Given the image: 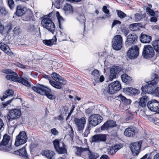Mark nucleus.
Instances as JSON below:
<instances>
[{
	"label": "nucleus",
	"instance_id": "obj_59",
	"mask_svg": "<svg viewBox=\"0 0 159 159\" xmlns=\"http://www.w3.org/2000/svg\"><path fill=\"white\" fill-rule=\"evenodd\" d=\"M4 123L2 120L1 119H0V130H2L4 129L3 127Z\"/></svg>",
	"mask_w": 159,
	"mask_h": 159
},
{
	"label": "nucleus",
	"instance_id": "obj_30",
	"mask_svg": "<svg viewBox=\"0 0 159 159\" xmlns=\"http://www.w3.org/2000/svg\"><path fill=\"white\" fill-rule=\"evenodd\" d=\"M122 145H115L111 147L109 150L108 152V154L112 155L115 153L117 151L122 148Z\"/></svg>",
	"mask_w": 159,
	"mask_h": 159
},
{
	"label": "nucleus",
	"instance_id": "obj_64",
	"mask_svg": "<svg viewBox=\"0 0 159 159\" xmlns=\"http://www.w3.org/2000/svg\"><path fill=\"white\" fill-rule=\"evenodd\" d=\"M153 159H159V153L155 155L154 156Z\"/></svg>",
	"mask_w": 159,
	"mask_h": 159
},
{
	"label": "nucleus",
	"instance_id": "obj_43",
	"mask_svg": "<svg viewBox=\"0 0 159 159\" xmlns=\"http://www.w3.org/2000/svg\"><path fill=\"white\" fill-rule=\"evenodd\" d=\"M117 15L120 18H123L126 16V15L123 12L119 10H117Z\"/></svg>",
	"mask_w": 159,
	"mask_h": 159
},
{
	"label": "nucleus",
	"instance_id": "obj_38",
	"mask_svg": "<svg viewBox=\"0 0 159 159\" xmlns=\"http://www.w3.org/2000/svg\"><path fill=\"white\" fill-rule=\"evenodd\" d=\"M103 11L105 13L107 14L104 16H103L102 18H103L109 17L111 16V15L110 14V11L109 10L107 9V7L106 6H103L102 7Z\"/></svg>",
	"mask_w": 159,
	"mask_h": 159
},
{
	"label": "nucleus",
	"instance_id": "obj_46",
	"mask_svg": "<svg viewBox=\"0 0 159 159\" xmlns=\"http://www.w3.org/2000/svg\"><path fill=\"white\" fill-rule=\"evenodd\" d=\"M158 16V14L157 13L156 14L155 16L151 18L150 19V21L153 23L156 22L157 20V18Z\"/></svg>",
	"mask_w": 159,
	"mask_h": 159
},
{
	"label": "nucleus",
	"instance_id": "obj_17",
	"mask_svg": "<svg viewBox=\"0 0 159 159\" xmlns=\"http://www.w3.org/2000/svg\"><path fill=\"white\" fill-rule=\"evenodd\" d=\"M74 122L77 127L78 130L82 131L84 128L86 121L85 118L83 117L80 119H75Z\"/></svg>",
	"mask_w": 159,
	"mask_h": 159
},
{
	"label": "nucleus",
	"instance_id": "obj_3",
	"mask_svg": "<svg viewBox=\"0 0 159 159\" xmlns=\"http://www.w3.org/2000/svg\"><path fill=\"white\" fill-rule=\"evenodd\" d=\"M51 76L52 79L56 82L52 80H49L50 84L54 87L60 89L62 88V85L66 84V81L64 79H63L58 74L56 73H53L51 75Z\"/></svg>",
	"mask_w": 159,
	"mask_h": 159
},
{
	"label": "nucleus",
	"instance_id": "obj_41",
	"mask_svg": "<svg viewBox=\"0 0 159 159\" xmlns=\"http://www.w3.org/2000/svg\"><path fill=\"white\" fill-rule=\"evenodd\" d=\"M91 142H99V140L98 135H96L91 137L90 139Z\"/></svg>",
	"mask_w": 159,
	"mask_h": 159
},
{
	"label": "nucleus",
	"instance_id": "obj_62",
	"mask_svg": "<svg viewBox=\"0 0 159 159\" xmlns=\"http://www.w3.org/2000/svg\"><path fill=\"white\" fill-rule=\"evenodd\" d=\"M100 159H110V158L108 156L103 155L101 157Z\"/></svg>",
	"mask_w": 159,
	"mask_h": 159
},
{
	"label": "nucleus",
	"instance_id": "obj_19",
	"mask_svg": "<svg viewBox=\"0 0 159 159\" xmlns=\"http://www.w3.org/2000/svg\"><path fill=\"white\" fill-rule=\"evenodd\" d=\"M85 156H84L85 158L87 159H96L99 157V155L97 153L91 151L89 148H87L86 151Z\"/></svg>",
	"mask_w": 159,
	"mask_h": 159
},
{
	"label": "nucleus",
	"instance_id": "obj_2",
	"mask_svg": "<svg viewBox=\"0 0 159 159\" xmlns=\"http://www.w3.org/2000/svg\"><path fill=\"white\" fill-rule=\"evenodd\" d=\"M32 89L35 92L42 95H45L50 99H55V97L50 92L51 90L43 85L38 84L36 86L32 87Z\"/></svg>",
	"mask_w": 159,
	"mask_h": 159
},
{
	"label": "nucleus",
	"instance_id": "obj_11",
	"mask_svg": "<svg viewBox=\"0 0 159 159\" xmlns=\"http://www.w3.org/2000/svg\"><path fill=\"white\" fill-rule=\"evenodd\" d=\"M121 89V85L118 81H115L111 83L109 85L107 92L110 94H113L116 91H119Z\"/></svg>",
	"mask_w": 159,
	"mask_h": 159
},
{
	"label": "nucleus",
	"instance_id": "obj_26",
	"mask_svg": "<svg viewBox=\"0 0 159 159\" xmlns=\"http://www.w3.org/2000/svg\"><path fill=\"white\" fill-rule=\"evenodd\" d=\"M0 48L9 55H11L12 54L9 46L4 43H0Z\"/></svg>",
	"mask_w": 159,
	"mask_h": 159
},
{
	"label": "nucleus",
	"instance_id": "obj_51",
	"mask_svg": "<svg viewBox=\"0 0 159 159\" xmlns=\"http://www.w3.org/2000/svg\"><path fill=\"white\" fill-rule=\"evenodd\" d=\"M77 19L80 22L82 23H84L85 21V17L83 16L79 15L78 16Z\"/></svg>",
	"mask_w": 159,
	"mask_h": 159
},
{
	"label": "nucleus",
	"instance_id": "obj_5",
	"mask_svg": "<svg viewBox=\"0 0 159 159\" xmlns=\"http://www.w3.org/2000/svg\"><path fill=\"white\" fill-rule=\"evenodd\" d=\"M21 111L18 109H13L10 111L9 113L7 116L10 124L11 126L15 125L14 123L16 122V120L13 121V120L19 118L21 115Z\"/></svg>",
	"mask_w": 159,
	"mask_h": 159
},
{
	"label": "nucleus",
	"instance_id": "obj_8",
	"mask_svg": "<svg viewBox=\"0 0 159 159\" xmlns=\"http://www.w3.org/2000/svg\"><path fill=\"white\" fill-rule=\"evenodd\" d=\"M155 55V52L153 48L150 45H146L144 46L142 55L145 59L152 57Z\"/></svg>",
	"mask_w": 159,
	"mask_h": 159
},
{
	"label": "nucleus",
	"instance_id": "obj_29",
	"mask_svg": "<svg viewBox=\"0 0 159 159\" xmlns=\"http://www.w3.org/2000/svg\"><path fill=\"white\" fill-rule=\"evenodd\" d=\"M55 149L59 154H63L66 152V147L63 143H61L60 145Z\"/></svg>",
	"mask_w": 159,
	"mask_h": 159
},
{
	"label": "nucleus",
	"instance_id": "obj_10",
	"mask_svg": "<svg viewBox=\"0 0 159 159\" xmlns=\"http://www.w3.org/2000/svg\"><path fill=\"white\" fill-rule=\"evenodd\" d=\"M27 139L26 132L25 131H21L16 136L15 144L16 146H18L25 143L27 141Z\"/></svg>",
	"mask_w": 159,
	"mask_h": 159
},
{
	"label": "nucleus",
	"instance_id": "obj_4",
	"mask_svg": "<svg viewBox=\"0 0 159 159\" xmlns=\"http://www.w3.org/2000/svg\"><path fill=\"white\" fill-rule=\"evenodd\" d=\"M152 80L151 81L147 82V84L144 86H142L141 89L145 93H152V87L157 84L159 81V78L157 74H154L152 77Z\"/></svg>",
	"mask_w": 159,
	"mask_h": 159
},
{
	"label": "nucleus",
	"instance_id": "obj_50",
	"mask_svg": "<svg viewBox=\"0 0 159 159\" xmlns=\"http://www.w3.org/2000/svg\"><path fill=\"white\" fill-rule=\"evenodd\" d=\"M13 32L16 35L19 34L20 33V30L19 27H15L13 30Z\"/></svg>",
	"mask_w": 159,
	"mask_h": 159
},
{
	"label": "nucleus",
	"instance_id": "obj_60",
	"mask_svg": "<svg viewBox=\"0 0 159 159\" xmlns=\"http://www.w3.org/2000/svg\"><path fill=\"white\" fill-rule=\"evenodd\" d=\"M59 34L60 37L63 38V39L66 37V35L65 33H63L62 32L60 31Z\"/></svg>",
	"mask_w": 159,
	"mask_h": 159
},
{
	"label": "nucleus",
	"instance_id": "obj_37",
	"mask_svg": "<svg viewBox=\"0 0 159 159\" xmlns=\"http://www.w3.org/2000/svg\"><path fill=\"white\" fill-rule=\"evenodd\" d=\"M146 10L148 13L151 16H155L156 14H158V12L157 11H155L154 10L151 9L149 7H147Z\"/></svg>",
	"mask_w": 159,
	"mask_h": 159
},
{
	"label": "nucleus",
	"instance_id": "obj_45",
	"mask_svg": "<svg viewBox=\"0 0 159 159\" xmlns=\"http://www.w3.org/2000/svg\"><path fill=\"white\" fill-rule=\"evenodd\" d=\"M120 30L124 34L125 36H126L129 33V30L128 29L125 27H122Z\"/></svg>",
	"mask_w": 159,
	"mask_h": 159
},
{
	"label": "nucleus",
	"instance_id": "obj_53",
	"mask_svg": "<svg viewBox=\"0 0 159 159\" xmlns=\"http://www.w3.org/2000/svg\"><path fill=\"white\" fill-rule=\"evenodd\" d=\"M90 133L89 127H87L85 129V131L83 134L84 136L86 137Z\"/></svg>",
	"mask_w": 159,
	"mask_h": 159
},
{
	"label": "nucleus",
	"instance_id": "obj_1",
	"mask_svg": "<svg viewBox=\"0 0 159 159\" xmlns=\"http://www.w3.org/2000/svg\"><path fill=\"white\" fill-rule=\"evenodd\" d=\"M3 72L7 74L6 76L7 80L15 82L21 83L24 85L30 87V85L28 81L21 77H18L17 73L10 69L4 70Z\"/></svg>",
	"mask_w": 159,
	"mask_h": 159
},
{
	"label": "nucleus",
	"instance_id": "obj_44",
	"mask_svg": "<svg viewBox=\"0 0 159 159\" xmlns=\"http://www.w3.org/2000/svg\"><path fill=\"white\" fill-rule=\"evenodd\" d=\"M99 140V142L103 141H105L106 140V135L104 134H98Z\"/></svg>",
	"mask_w": 159,
	"mask_h": 159
},
{
	"label": "nucleus",
	"instance_id": "obj_27",
	"mask_svg": "<svg viewBox=\"0 0 159 159\" xmlns=\"http://www.w3.org/2000/svg\"><path fill=\"white\" fill-rule=\"evenodd\" d=\"M149 98L146 95L143 96L141 98H139V102L140 106L142 107H144L146 106V103L148 100Z\"/></svg>",
	"mask_w": 159,
	"mask_h": 159
},
{
	"label": "nucleus",
	"instance_id": "obj_18",
	"mask_svg": "<svg viewBox=\"0 0 159 159\" xmlns=\"http://www.w3.org/2000/svg\"><path fill=\"white\" fill-rule=\"evenodd\" d=\"M137 36L134 34H131L127 37V39L125 43V45L129 46L134 44Z\"/></svg>",
	"mask_w": 159,
	"mask_h": 159
},
{
	"label": "nucleus",
	"instance_id": "obj_23",
	"mask_svg": "<svg viewBox=\"0 0 159 159\" xmlns=\"http://www.w3.org/2000/svg\"><path fill=\"white\" fill-rule=\"evenodd\" d=\"M87 149V148H76L75 150V152L77 156L84 157L86 156L85 154H86Z\"/></svg>",
	"mask_w": 159,
	"mask_h": 159
},
{
	"label": "nucleus",
	"instance_id": "obj_57",
	"mask_svg": "<svg viewBox=\"0 0 159 159\" xmlns=\"http://www.w3.org/2000/svg\"><path fill=\"white\" fill-rule=\"evenodd\" d=\"M0 13L2 14H5L7 11L4 8H3L0 7Z\"/></svg>",
	"mask_w": 159,
	"mask_h": 159
},
{
	"label": "nucleus",
	"instance_id": "obj_14",
	"mask_svg": "<svg viewBox=\"0 0 159 159\" xmlns=\"http://www.w3.org/2000/svg\"><path fill=\"white\" fill-rule=\"evenodd\" d=\"M139 54V47L136 45L131 47L127 52V55L130 59H134L137 58Z\"/></svg>",
	"mask_w": 159,
	"mask_h": 159
},
{
	"label": "nucleus",
	"instance_id": "obj_7",
	"mask_svg": "<svg viewBox=\"0 0 159 159\" xmlns=\"http://www.w3.org/2000/svg\"><path fill=\"white\" fill-rule=\"evenodd\" d=\"M123 39L120 35H115L113 38L112 41V46L113 48L116 50L120 49L122 47Z\"/></svg>",
	"mask_w": 159,
	"mask_h": 159
},
{
	"label": "nucleus",
	"instance_id": "obj_55",
	"mask_svg": "<svg viewBox=\"0 0 159 159\" xmlns=\"http://www.w3.org/2000/svg\"><path fill=\"white\" fill-rule=\"evenodd\" d=\"M140 91L138 89L133 88L132 91L131 92V93L133 94H138L139 93Z\"/></svg>",
	"mask_w": 159,
	"mask_h": 159
},
{
	"label": "nucleus",
	"instance_id": "obj_47",
	"mask_svg": "<svg viewBox=\"0 0 159 159\" xmlns=\"http://www.w3.org/2000/svg\"><path fill=\"white\" fill-rule=\"evenodd\" d=\"M8 5L11 9H12L14 7V3L13 0H7Z\"/></svg>",
	"mask_w": 159,
	"mask_h": 159
},
{
	"label": "nucleus",
	"instance_id": "obj_20",
	"mask_svg": "<svg viewBox=\"0 0 159 159\" xmlns=\"http://www.w3.org/2000/svg\"><path fill=\"white\" fill-rule=\"evenodd\" d=\"M116 124L115 122L112 120L107 121L101 127V129L102 130L107 129L109 128H112L116 126Z\"/></svg>",
	"mask_w": 159,
	"mask_h": 159
},
{
	"label": "nucleus",
	"instance_id": "obj_15",
	"mask_svg": "<svg viewBox=\"0 0 159 159\" xmlns=\"http://www.w3.org/2000/svg\"><path fill=\"white\" fill-rule=\"evenodd\" d=\"M147 107L149 109L154 112L159 111V102L153 99L149 101L147 103Z\"/></svg>",
	"mask_w": 159,
	"mask_h": 159
},
{
	"label": "nucleus",
	"instance_id": "obj_40",
	"mask_svg": "<svg viewBox=\"0 0 159 159\" xmlns=\"http://www.w3.org/2000/svg\"><path fill=\"white\" fill-rule=\"evenodd\" d=\"M56 16L58 20L59 25L60 26V24L62 22L63 20V18L60 15L58 11L56 12Z\"/></svg>",
	"mask_w": 159,
	"mask_h": 159
},
{
	"label": "nucleus",
	"instance_id": "obj_31",
	"mask_svg": "<svg viewBox=\"0 0 159 159\" xmlns=\"http://www.w3.org/2000/svg\"><path fill=\"white\" fill-rule=\"evenodd\" d=\"M42 154L48 159H52L55 155V153L52 151L46 150L43 151Z\"/></svg>",
	"mask_w": 159,
	"mask_h": 159
},
{
	"label": "nucleus",
	"instance_id": "obj_32",
	"mask_svg": "<svg viewBox=\"0 0 159 159\" xmlns=\"http://www.w3.org/2000/svg\"><path fill=\"white\" fill-rule=\"evenodd\" d=\"M63 10L66 14H71L73 12L72 6L70 4H66L64 7Z\"/></svg>",
	"mask_w": 159,
	"mask_h": 159
},
{
	"label": "nucleus",
	"instance_id": "obj_33",
	"mask_svg": "<svg viewBox=\"0 0 159 159\" xmlns=\"http://www.w3.org/2000/svg\"><path fill=\"white\" fill-rule=\"evenodd\" d=\"M56 41V37L55 36H54L52 39L49 40H44L43 42L45 45L51 46L53 44H54Z\"/></svg>",
	"mask_w": 159,
	"mask_h": 159
},
{
	"label": "nucleus",
	"instance_id": "obj_48",
	"mask_svg": "<svg viewBox=\"0 0 159 159\" xmlns=\"http://www.w3.org/2000/svg\"><path fill=\"white\" fill-rule=\"evenodd\" d=\"M61 142H60L58 140L56 139L53 142V144L54 147L55 149L57 148L60 145Z\"/></svg>",
	"mask_w": 159,
	"mask_h": 159
},
{
	"label": "nucleus",
	"instance_id": "obj_63",
	"mask_svg": "<svg viewBox=\"0 0 159 159\" xmlns=\"http://www.w3.org/2000/svg\"><path fill=\"white\" fill-rule=\"evenodd\" d=\"M154 123L155 125H159V119H156L154 121Z\"/></svg>",
	"mask_w": 159,
	"mask_h": 159
},
{
	"label": "nucleus",
	"instance_id": "obj_22",
	"mask_svg": "<svg viewBox=\"0 0 159 159\" xmlns=\"http://www.w3.org/2000/svg\"><path fill=\"white\" fill-rule=\"evenodd\" d=\"M16 14L19 16H21L24 14L27 11V8L21 5H18L16 7Z\"/></svg>",
	"mask_w": 159,
	"mask_h": 159
},
{
	"label": "nucleus",
	"instance_id": "obj_39",
	"mask_svg": "<svg viewBox=\"0 0 159 159\" xmlns=\"http://www.w3.org/2000/svg\"><path fill=\"white\" fill-rule=\"evenodd\" d=\"M154 49L157 52H159V40H155L152 44Z\"/></svg>",
	"mask_w": 159,
	"mask_h": 159
},
{
	"label": "nucleus",
	"instance_id": "obj_6",
	"mask_svg": "<svg viewBox=\"0 0 159 159\" xmlns=\"http://www.w3.org/2000/svg\"><path fill=\"white\" fill-rule=\"evenodd\" d=\"M10 136L7 134L3 136V139L0 143V147L4 151L13 152L11 147V142L10 141Z\"/></svg>",
	"mask_w": 159,
	"mask_h": 159
},
{
	"label": "nucleus",
	"instance_id": "obj_34",
	"mask_svg": "<svg viewBox=\"0 0 159 159\" xmlns=\"http://www.w3.org/2000/svg\"><path fill=\"white\" fill-rule=\"evenodd\" d=\"M139 23H135L130 24L129 26V29L133 31H137L139 29L140 27Z\"/></svg>",
	"mask_w": 159,
	"mask_h": 159
},
{
	"label": "nucleus",
	"instance_id": "obj_61",
	"mask_svg": "<svg viewBox=\"0 0 159 159\" xmlns=\"http://www.w3.org/2000/svg\"><path fill=\"white\" fill-rule=\"evenodd\" d=\"M53 16V13H50L48 15L45 16L44 18H49L50 20H52V17Z\"/></svg>",
	"mask_w": 159,
	"mask_h": 159
},
{
	"label": "nucleus",
	"instance_id": "obj_58",
	"mask_svg": "<svg viewBox=\"0 0 159 159\" xmlns=\"http://www.w3.org/2000/svg\"><path fill=\"white\" fill-rule=\"evenodd\" d=\"M121 22L117 20H114L112 25V27H113V26H114L115 25H120L121 24Z\"/></svg>",
	"mask_w": 159,
	"mask_h": 159
},
{
	"label": "nucleus",
	"instance_id": "obj_25",
	"mask_svg": "<svg viewBox=\"0 0 159 159\" xmlns=\"http://www.w3.org/2000/svg\"><path fill=\"white\" fill-rule=\"evenodd\" d=\"M121 77L122 81L126 84H130L133 82L132 78L126 74H122Z\"/></svg>",
	"mask_w": 159,
	"mask_h": 159
},
{
	"label": "nucleus",
	"instance_id": "obj_35",
	"mask_svg": "<svg viewBox=\"0 0 159 159\" xmlns=\"http://www.w3.org/2000/svg\"><path fill=\"white\" fill-rule=\"evenodd\" d=\"M118 98L125 104H130L131 103V100L129 99H127L125 97L121 94L117 96Z\"/></svg>",
	"mask_w": 159,
	"mask_h": 159
},
{
	"label": "nucleus",
	"instance_id": "obj_42",
	"mask_svg": "<svg viewBox=\"0 0 159 159\" xmlns=\"http://www.w3.org/2000/svg\"><path fill=\"white\" fill-rule=\"evenodd\" d=\"M134 17V20L136 21L140 20L143 17V16L138 13L135 14Z\"/></svg>",
	"mask_w": 159,
	"mask_h": 159
},
{
	"label": "nucleus",
	"instance_id": "obj_28",
	"mask_svg": "<svg viewBox=\"0 0 159 159\" xmlns=\"http://www.w3.org/2000/svg\"><path fill=\"white\" fill-rule=\"evenodd\" d=\"M135 128L134 127L126 128L124 132V134L128 137L133 136L135 134Z\"/></svg>",
	"mask_w": 159,
	"mask_h": 159
},
{
	"label": "nucleus",
	"instance_id": "obj_12",
	"mask_svg": "<svg viewBox=\"0 0 159 159\" xmlns=\"http://www.w3.org/2000/svg\"><path fill=\"white\" fill-rule=\"evenodd\" d=\"M102 120V117L99 115L94 114L89 117V125L95 126L100 123Z\"/></svg>",
	"mask_w": 159,
	"mask_h": 159
},
{
	"label": "nucleus",
	"instance_id": "obj_13",
	"mask_svg": "<svg viewBox=\"0 0 159 159\" xmlns=\"http://www.w3.org/2000/svg\"><path fill=\"white\" fill-rule=\"evenodd\" d=\"M142 142L139 141L131 143L130 145V150L134 156H137L141 148Z\"/></svg>",
	"mask_w": 159,
	"mask_h": 159
},
{
	"label": "nucleus",
	"instance_id": "obj_52",
	"mask_svg": "<svg viewBox=\"0 0 159 159\" xmlns=\"http://www.w3.org/2000/svg\"><path fill=\"white\" fill-rule=\"evenodd\" d=\"M51 132L53 135L55 136L59 134L58 131L55 128L51 129Z\"/></svg>",
	"mask_w": 159,
	"mask_h": 159
},
{
	"label": "nucleus",
	"instance_id": "obj_16",
	"mask_svg": "<svg viewBox=\"0 0 159 159\" xmlns=\"http://www.w3.org/2000/svg\"><path fill=\"white\" fill-rule=\"evenodd\" d=\"M121 70V68L118 66H115L111 68L109 80L111 81L114 79L116 78L117 73H119Z\"/></svg>",
	"mask_w": 159,
	"mask_h": 159
},
{
	"label": "nucleus",
	"instance_id": "obj_56",
	"mask_svg": "<svg viewBox=\"0 0 159 159\" xmlns=\"http://www.w3.org/2000/svg\"><path fill=\"white\" fill-rule=\"evenodd\" d=\"M154 93L157 96L159 97V87H157L155 89Z\"/></svg>",
	"mask_w": 159,
	"mask_h": 159
},
{
	"label": "nucleus",
	"instance_id": "obj_36",
	"mask_svg": "<svg viewBox=\"0 0 159 159\" xmlns=\"http://www.w3.org/2000/svg\"><path fill=\"white\" fill-rule=\"evenodd\" d=\"M91 74L94 77V79L95 81H99V71L98 70H94L92 72Z\"/></svg>",
	"mask_w": 159,
	"mask_h": 159
},
{
	"label": "nucleus",
	"instance_id": "obj_49",
	"mask_svg": "<svg viewBox=\"0 0 159 159\" xmlns=\"http://www.w3.org/2000/svg\"><path fill=\"white\" fill-rule=\"evenodd\" d=\"M7 31H9L12 29V25L10 23H8L4 27Z\"/></svg>",
	"mask_w": 159,
	"mask_h": 159
},
{
	"label": "nucleus",
	"instance_id": "obj_21",
	"mask_svg": "<svg viewBox=\"0 0 159 159\" xmlns=\"http://www.w3.org/2000/svg\"><path fill=\"white\" fill-rule=\"evenodd\" d=\"M15 154L19 155L25 159H29L28 155L26 150L25 147H24L18 150L14 151Z\"/></svg>",
	"mask_w": 159,
	"mask_h": 159
},
{
	"label": "nucleus",
	"instance_id": "obj_9",
	"mask_svg": "<svg viewBox=\"0 0 159 159\" xmlns=\"http://www.w3.org/2000/svg\"><path fill=\"white\" fill-rule=\"evenodd\" d=\"M41 24L44 28L53 33L55 29V26L52 20L44 18L42 21Z\"/></svg>",
	"mask_w": 159,
	"mask_h": 159
},
{
	"label": "nucleus",
	"instance_id": "obj_54",
	"mask_svg": "<svg viewBox=\"0 0 159 159\" xmlns=\"http://www.w3.org/2000/svg\"><path fill=\"white\" fill-rule=\"evenodd\" d=\"M6 93L8 97L10 96H12L14 94L13 91L11 89H8L6 91Z\"/></svg>",
	"mask_w": 159,
	"mask_h": 159
},
{
	"label": "nucleus",
	"instance_id": "obj_24",
	"mask_svg": "<svg viewBox=\"0 0 159 159\" xmlns=\"http://www.w3.org/2000/svg\"><path fill=\"white\" fill-rule=\"evenodd\" d=\"M152 40V37L151 36L144 34H141L140 37V40L142 43H149Z\"/></svg>",
	"mask_w": 159,
	"mask_h": 159
}]
</instances>
